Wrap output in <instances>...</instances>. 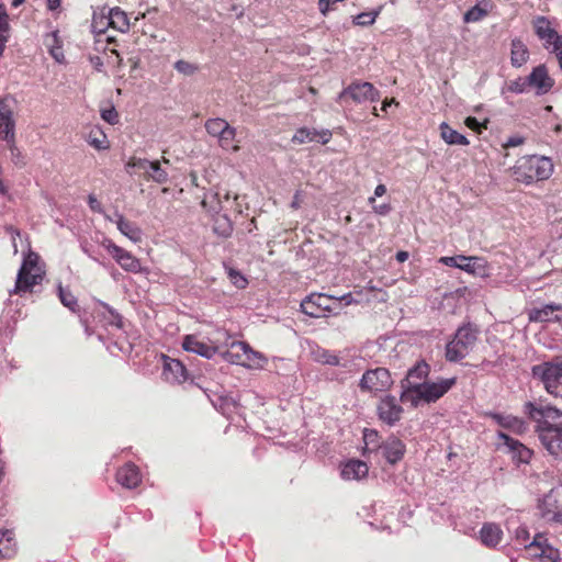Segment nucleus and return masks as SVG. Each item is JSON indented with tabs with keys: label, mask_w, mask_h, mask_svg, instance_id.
Returning <instances> with one entry per match:
<instances>
[{
	"label": "nucleus",
	"mask_w": 562,
	"mask_h": 562,
	"mask_svg": "<svg viewBox=\"0 0 562 562\" xmlns=\"http://www.w3.org/2000/svg\"><path fill=\"white\" fill-rule=\"evenodd\" d=\"M552 172V160L549 157L538 155L521 157L514 170L517 180L527 184L533 181L547 180Z\"/></svg>",
	"instance_id": "nucleus-1"
},
{
	"label": "nucleus",
	"mask_w": 562,
	"mask_h": 562,
	"mask_svg": "<svg viewBox=\"0 0 562 562\" xmlns=\"http://www.w3.org/2000/svg\"><path fill=\"white\" fill-rule=\"evenodd\" d=\"M480 329L476 325L468 323L459 327L452 340L446 346V358L450 362H457L465 358L474 348Z\"/></svg>",
	"instance_id": "nucleus-2"
},
{
	"label": "nucleus",
	"mask_w": 562,
	"mask_h": 562,
	"mask_svg": "<svg viewBox=\"0 0 562 562\" xmlns=\"http://www.w3.org/2000/svg\"><path fill=\"white\" fill-rule=\"evenodd\" d=\"M40 257L35 252H29L24 257L21 268L19 269L14 289L10 294L22 296L27 292H32L34 285L41 283L44 271L38 266Z\"/></svg>",
	"instance_id": "nucleus-3"
},
{
	"label": "nucleus",
	"mask_w": 562,
	"mask_h": 562,
	"mask_svg": "<svg viewBox=\"0 0 562 562\" xmlns=\"http://www.w3.org/2000/svg\"><path fill=\"white\" fill-rule=\"evenodd\" d=\"M524 414L537 424L536 431L543 428L561 429L562 427V412L554 406L544 405L542 402H526Z\"/></svg>",
	"instance_id": "nucleus-4"
},
{
	"label": "nucleus",
	"mask_w": 562,
	"mask_h": 562,
	"mask_svg": "<svg viewBox=\"0 0 562 562\" xmlns=\"http://www.w3.org/2000/svg\"><path fill=\"white\" fill-rule=\"evenodd\" d=\"M535 380H538L544 390L554 396L562 394V361H546L531 369Z\"/></svg>",
	"instance_id": "nucleus-5"
},
{
	"label": "nucleus",
	"mask_w": 562,
	"mask_h": 562,
	"mask_svg": "<svg viewBox=\"0 0 562 562\" xmlns=\"http://www.w3.org/2000/svg\"><path fill=\"white\" fill-rule=\"evenodd\" d=\"M131 175H140L147 181H154L159 184L168 182L167 170L161 167L160 160H148L146 158L132 157L125 166Z\"/></svg>",
	"instance_id": "nucleus-6"
},
{
	"label": "nucleus",
	"mask_w": 562,
	"mask_h": 562,
	"mask_svg": "<svg viewBox=\"0 0 562 562\" xmlns=\"http://www.w3.org/2000/svg\"><path fill=\"white\" fill-rule=\"evenodd\" d=\"M379 98L380 92L371 82L355 81L338 94L337 101L341 104H348L349 101L360 104L367 101H378Z\"/></svg>",
	"instance_id": "nucleus-7"
},
{
	"label": "nucleus",
	"mask_w": 562,
	"mask_h": 562,
	"mask_svg": "<svg viewBox=\"0 0 562 562\" xmlns=\"http://www.w3.org/2000/svg\"><path fill=\"white\" fill-rule=\"evenodd\" d=\"M392 384L390 371L386 368H375L363 373L359 387L361 391L378 393L389 390Z\"/></svg>",
	"instance_id": "nucleus-8"
},
{
	"label": "nucleus",
	"mask_w": 562,
	"mask_h": 562,
	"mask_svg": "<svg viewBox=\"0 0 562 562\" xmlns=\"http://www.w3.org/2000/svg\"><path fill=\"white\" fill-rule=\"evenodd\" d=\"M334 296L323 293H312L306 296L300 304L301 311L311 317L318 318L325 312H331Z\"/></svg>",
	"instance_id": "nucleus-9"
},
{
	"label": "nucleus",
	"mask_w": 562,
	"mask_h": 562,
	"mask_svg": "<svg viewBox=\"0 0 562 562\" xmlns=\"http://www.w3.org/2000/svg\"><path fill=\"white\" fill-rule=\"evenodd\" d=\"M102 246L111 254L115 261L127 272L137 273L142 270L140 261L130 251L115 245L111 239L105 238Z\"/></svg>",
	"instance_id": "nucleus-10"
},
{
	"label": "nucleus",
	"mask_w": 562,
	"mask_h": 562,
	"mask_svg": "<svg viewBox=\"0 0 562 562\" xmlns=\"http://www.w3.org/2000/svg\"><path fill=\"white\" fill-rule=\"evenodd\" d=\"M457 383V378L439 379L436 382L426 381L417 386L422 391L420 396L425 403H435L448 393Z\"/></svg>",
	"instance_id": "nucleus-11"
},
{
	"label": "nucleus",
	"mask_w": 562,
	"mask_h": 562,
	"mask_svg": "<svg viewBox=\"0 0 562 562\" xmlns=\"http://www.w3.org/2000/svg\"><path fill=\"white\" fill-rule=\"evenodd\" d=\"M542 516L562 522V488H552L539 505Z\"/></svg>",
	"instance_id": "nucleus-12"
},
{
	"label": "nucleus",
	"mask_w": 562,
	"mask_h": 562,
	"mask_svg": "<svg viewBox=\"0 0 562 562\" xmlns=\"http://www.w3.org/2000/svg\"><path fill=\"white\" fill-rule=\"evenodd\" d=\"M205 394L213 407L227 418H232L233 414L238 413L239 404L233 396L226 394L225 391L206 390Z\"/></svg>",
	"instance_id": "nucleus-13"
},
{
	"label": "nucleus",
	"mask_w": 562,
	"mask_h": 562,
	"mask_svg": "<svg viewBox=\"0 0 562 562\" xmlns=\"http://www.w3.org/2000/svg\"><path fill=\"white\" fill-rule=\"evenodd\" d=\"M497 438L503 441V445L507 448V453L516 463H529L533 454L531 449L503 431L497 432Z\"/></svg>",
	"instance_id": "nucleus-14"
},
{
	"label": "nucleus",
	"mask_w": 562,
	"mask_h": 562,
	"mask_svg": "<svg viewBox=\"0 0 562 562\" xmlns=\"http://www.w3.org/2000/svg\"><path fill=\"white\" fill-rule=\"evenodd\" d=\"M223 357L232 363L250 366L249 362L255 361L258 352L254 351L245 341H234L231 345V349L223 353Z\"/></svg>",
	"instance_id": "nucleus-15"
},
{
	"label": "nucleus",
	"mask_w": 562,
	"mask_h": 562,
	"mask_svg": "<svg viewBox=\"0 0 562 562\" xmlns=\"http://www.w3.org/2000/svg\"><path fill=\"white\" fill-rule=\"evenodd\" d=\"M379 418L385 424L393 426L401 419L403 408L392 395L382 397L376 407Z\"/></svg>",
	"instance_id": "nucleus-16"
},
{
	"label": "nucleus",
	"mask_w": 562,
	"mask_h": 562,
	"mask_svg": "<svg viewBox=\"0 0 562 562\" xmlns=\"http://www.w3.org/2000/svg\"><path fill=\"white\" fill-rule=\"evenodd\" d=\"M527 82L530 88L536 89L537 95L548 93L554 86V79L549 76L546 65L535 67L527 76Z\"/></svg>",
	"instance_id": "nucleus-17"
},
{
	"label": "nucleus",
	"mask_w": 562,
	"mask_h": 562,
	"mask_svg": "<svg viewBox=\"0 0 562 562\" xmlns=\"http://www.w3.org/2000/svg\"><path fill=\"white\" fill-rule=\"evenodd\" d=\"M537 432L544 449L554 458H562V429L543 428Z\"/></svg>",
	"instance_id": "nucleus-18"
},
{
	"label": "nucleus",
	"mask_w": 562,
	"mask_h": 562,
	"mask_svg": "<svg viewBox=\"0 0 562 562\" xmlns=\"http://www.w3.org/2000/svg\"><path fill=\"white\" fill-rule=\"evenodd\" d=\"M164 359V368H162V378L165 381L169 383H182L188 378V371L184 364L178 360L172 359L167 356H162Z\"/></svg>",
	"instance_id": "nucleus-19"
},
{
	"label": "nucleus",
	"mask_w": 562,
	"mask_h": 562,
	"mask_svg": "<svg viewBox=\"0 0 562 562\" xmlns=\"http://www.w3.org/2000/svg\"><path fill=\"white\" fill-rule=\"evenodd\" d=\"M440 262L448 267L459 268L468 273L476 274L479 270H483L484 266L482 259L477 257H467L462 255L452 257H441Z\"/></svg>",
	"instance_id": "nucleus-20"
},
{
	"label": "nucleus",
	"mask_w": 562,
	"mask_h": 562,
	"mask_svg": "<svg viewBox=\"0 0 562 562\" xmlns=\"http://www.w3.org/2000/svg\"><path fill=\"white\" fill-rule=\"evenodd\" d=\"M526 549L529 552L533 549L540 550L539 553H531L532 558H539L544 562H557L560 559L559 551L547 544V539L542 535H536L529 546H526Z\"/></svg>",
	"instance_id": "nucleus-21"
},
{
	"label": "nucleus",
	"mask_w": 562,
	"mask_h": 562,
	"mask_svg": "<svg viewBox=\"0 0 562 562\" xmlns=\"http://www.w3.org/2000/svg\"><path fill=\"white\" fill-rule=\"evenodd\" d=\"M116 482L125 488L132 490L142 482L139 469L133 462H127L116 472Z\"/></svg>",
	"instance_id": "nucleus-22"
},
{
	"label": "nucleus",
	"mask_w": 562,
	"mask_h": 562,
	"mask_svg": "<svg viewBox=\"0 0 562 562\" xmlns=\"http://www.w3.org/2000/svg\"><path fill=\"white\" fill-rule=\"evenodd\" d=\"M182 348L205 359H212L217 352V347L200 341L193 335H187L182 341Z\"/></svg>",
	"instance_id": "nucleus-23"
},
{
	"label": "nucleus",
	"mask_w": 562,
	"mask_h": 562,
	"mask_svg": "<svg viewBox=\"0 0 562 562\" xmlns=\"http://www.w3.org/2000/svg\"><path fill=\"white\" fill-rule=\"evenodd\" d=\"M379 448L382 450L383 457L390 464L401 461L405 454L406 448L403 441L396 437H390Z\"/></svg>",
	"instance_id": "nucleus-24"
},
{
	"label": "nucleus",
	"mask_w": 562,
	"mask_h": 562,
	"mask_svg": "<svg viewBox=\"0 0 562 562\" xmlns=\"http://www.w3.org/2000/svg\"><path fill=\"white\" fill-rule=\"evenodd\" d=\"M429 373L430 366L425 360H419L408 369L406 376L401 381V385H423Z\"/></svg>",
	"instance_id": "nucleus-25"
},
{
	"label": "nucleus",
	"mask_w": 562,
	"mask_h": 562,
	"mask_svg": "<svg viewBox=\"0 0 562 562\" xmlns=\"http://www.w3.org/2000/svg\"><path fill=\"white\" fill-rule=\"evenodd\" d=\"M558 312L562 313V305L561 304H547L542 306L541 308H533L529 313V321L530 322H560L562 319V316L559 314H555Z\"/></svg>",
	"instance_id": "nucleus-26"
},
{
	"label": "nucleus",
	"mask_w": 562,
	"mask_h": 562,
	"mask_svg": "<svg viewBox=\"0 0 562 562\" xmlns=\"http://www.w3.org/2000/svg\"><path fill=\"white\" fill-rule=\"evenodd\" d=\"M110 222H115L117 229L132 241L142 239V229L133 222L127 221L121 213L115 212L114 218L106 216Z\"/></svg>",
	"instance_id": "nucleus-27"
},
{
	"label": "nucleus",
	"mask_w": 562,
	"mask_h": 562,
	"mask_svg": "<svg viewBox=\"0 0 562 562\" xmlns=\"http://www.w3.org/2000/svg\"><path fill=\"white\" fill-rule=\"evenodd\" d=\"M491 417L501 427L513 431L516 435H522L528 430V425L521 418L513 415H503L498 413L491 414Z\"/></svg>",
	"instance_id": "nucleus-28"
},
{
	"label": "nucleus",
	"mask_w": 562,
	"mask_h": 562,
	"mask_svg": "<svg viewBox=\"0 0 562 562\" xmlns=\"http://www.w3.org/2000/svg\"><path fill=\"white\" fill-rule=\"evenodd\" d=\"M503 539V530L495 522L483 524L480 530V540L487 548H495Z\"/></svg>",
	"instance_id": "nucleus-29"
},
{
	"label": "nucleus",
	"mask_w": 562,
	"mask_h": 562,
	"mask_svg": "<svg viewBox=\"0 0 562 562\" xmlns=\"http://www.w3.org/2000/svg\"><path fill=\"white\" fill-rule=\"evenodd\" d=\"M97 317H99L105 326H111L119 329L123 327L122 315L104 302H99Z\"/></svg>",
	"instance_id": "nucleus-30"
},
{
	"label": "nucleus",
	"mask_w": 562,
	"mask_h": 562,
	"mask_svg": "<svg viewBox=\"0 0 562 562\" xmlns=\"http://www.w3.org/2000/svg\"><path fill=\"white\" fill-rule=\"evenodd\" d=\"M529 59V50L520 38H514L510 43V64L515 68L525 65Z\"/></svg>",
	"instance_id": "nucleus-31"
},
{
	"label": "nucleus",
	"mask_w": 562,
	"mask_h": 562,
	"mask_svg": "<svg viewBox=\"0 0 562 562\" xmlns=\"http://www.w3.org/2000/svg\"><path fill=\"white\" fill-rule=\"evenodd\" d=\"M368 471L369 468L366 462L361 460H350L344 465L341 476L345 480H360L367 476Z\"/></svg>",
	"instance_id": "nucleus-32"
},
{
	"label": "nucleus",
	"mask_w": 562,
	"mask_h": 562,
	"mask_svg": "<svg viewBox=\"0 0 562 562\" xmlns=\"http://www.w3.org/2000/svg\"><path fill=\"white\" fill-rule=\"evenodd\" d=\"M108 19L111 27L120 31L121 33H126L130 30V21L127 14L119 7L111 8L106 11Z\"/></svg>",
	"instance_id": "nucleus-33"
},
{
	"label": "nucleus",
	"mask_w": 562,
	"mask_h": 562,
	"mask_svg": "<svg viewBox=\"0 0 562 562\" xmlns=\"http://www.w3.org/2000/svg\"><path fill=\"white\" fill-rule=\"evenodd\" d=\"M533 24L537 36L544 41V44H551V41L559 35L557 31L550 26V22L544 16H538Z\"/></svg>",
	"instance_id": "nucleus-34"
},
{
	"label": "nucleus",
	"mask_w": 562,
	"mask_h": 562,
	"mask_svg": "<svg viewBox=\"0 0 562 562\" xmlns=\"http://www.w3.org/2000/svg\"><path fill=\"white\" fill-rule=\"evenodd\" d=\"M15 540L12 530H0V557L11 558L15 554Z\"/></svg>",
	"instance_id": "nucleus-35"
},
{
	"label": "nucleus",
	"mask_w": 562,
	"mask_h": 562,
	"mask_svg": "<svg viewBox=\"0 0 562 562\" xmlns=\"http://www.w3.org/2000/svg\"><path fill=\"white\" fill-rule=\"evenodd\" d=\"M440 133L442 139L449 144V145H468L469 140L468 138L457 132L456 130L451 128L447 123L440 124Z\"/></svg>",
	"instance_id": "nucleus-36"
},
{
	"label": "nucleus",
	"mask_w": 562,
	"mask_h": 562,
	"mask_svg": "<svg viewBox=\"0 0 562 562\" xmlns=\"http://www.w3.org/2000/svg\"><path fill=\"white\" fill-rule=\"evenodd\" d=\"M418 384L415 385H401L402 392L400 400L402 403H409L413 407H417L423 397L420 396L422 391L417 389Z\"/></svg>",
	"instance_id": "nucleus-37"
},
{
	"label": "nucleus",
	"mask_w": 562,
	"mask_h": 562,
	"mask_svg": "<svg viewBox=\"0 0 562 562\" xmlns=\"http://www.w3.org/2000/svg\"><path fill=\"white\" fill-rule=\"evenodd\" d=\"M235 137H236V128L228 124L225 127V130L218 135L217 140H218L220 146L223 149L237 150L238 147L234 145Z\"/></svg>",
	"instance_id": "nucleus-38"
},
{
	"label": "nucleus",
	"mask_w": 562,
	"mask_h": 562,
	"mask_svg": "<svg viewBox=\"0 0 562 562\" xmlns=\"http://www.w3.org/2000/svg\"><path fill=\"white\" fill-rule=\"evenodd\" d=\"M213 231L221 237H228L233 232V224L227 215H218L214 220Z\"/></svg>",
	"instance_id": "nucleus-39"
},
{
	"label": "nucleus",
	"mask_w": 562,
	"mask_h": 562,
	"mask_svg": "<svg viewBox=\"0 0 562 562\" xmlns=\"http://www.w3.org/2000/svg\"><path fill=\"white\" fill-rule=\"evenodd\" d=\"M106 22H110L108 19V13L104 9L98 13L93 12L92 21H91V31L97 34H102L110 26Z\"/></svg>",
	"instance_id": "nucleus-40"
},
{
	"label": "nucleus",
	"mask_w": 562,
	"mask_h": 562,
	"mask_svg": "<svg viewBox=\"0 0 562 562\" xmlns=\"http://www.w3.org/2000/svg\"><path fill=\"white\" fill-rule=\"evenodd\" d=\"M227 125L228 123L221 117L209 119L204 124L207 134L216 138L225 130Z\"/></svg>",
	"instance_id": "nucleus-41"
},
{
	"label": "nucleus",
	"mask_w": 562,
	"mask_h": 562,
	"mask_svg": "<svg viewBox=\"0 0 562 562\" xmlns=\"http://www.w3.org/2000/svg\"><path fill=\"white\" fill-rule=\"evenodd\" d=\"M58 297L64 306L75 312L78 307V301L68 288L58 285Z\"/></svg>",
	"instance_id": "nucleus-42"
},
{
	"label": "nucleus",
	"mask_w": 562,
	"mask_h": 562,
	"mask_svg": "<svg viewBox=\"0 0 562 562\" xmlns=\"http://www.w3.org/2000/svg\"><path fill=\"white\" fill-rule=\"evenodd\" d=\"M14 99L10 95L0 98V121H15L13 117Z\"/></svg>",
	"instance_id": "nucleus-43"
},
{
	"label": "nucleus",
	"mask_w": 562,
	"mask_h": 562,
	"mask_svg": "<svg viewBox=\"0 0 562 562\" xmlns=\"http://www.w3.org/2000/svg\"><path fill=\"white\" fill-rule=\"evenodd\" d=\"M0 139L7 144L15 142V121H0Z\"/></svg>",
	"instance_id": "nucleus-44"
},
{
	"label": "nucleus",
	"mask_w": 562,
	"mask_h": 562,
	"mask_svg": "<svg viewBox=\"0 0 562 562\" xmlns=\"http://www.w3.org/2000/svg\"><path fill=\"white\" fill-rule=\"evenodd\" d=\"M226 273L229 279V281L237 288V289H245L248 284V280L245 278V276L237 269L233 267H228L225 265Z\"/></svg>",
	"instance_id": "nucleus-45"
},
{
	"label": "nucleus",
	"mask_w": 562,
	"mask_h": 562,
	"mask_svg": "<svg viewBox=\"0 0 562 562\" xmlns=\"http://www.w3.org/2000/svg\"><path fill=\"white\" fill-rule=\"evenodd\" d=\"M173 68L183 76H193L200 69V66L183 59L177 60Z\"/></svg>",
	"instance_id": "nucleus-46"
},
{
	"label": "nucleus",
	"mask_w": 562,
	"mask_h": 562,
	"mask_svg": "<svg viewBox=\"0 0 562 562\" xmlns=\"http://www.w3.org/2000/svg\"><path fill=\"white\" fill-rule=\"evenodd\" d=\"M317 135H318L317 131L303 127V128H300L294 134L292 140L297 144L314 142L316 139Z\"/></svg>",
	"instance_id": "nucleus-47"
},
{
	"label": "nucleus",
	"mask_w": 562,
	"mask_h": 562,
	"mask_svg": "<svg viewBox=\"0 0 562 562\" xmlns=\"http://www.w3.org/2000/svg\"><path fill=\"white\" fill-rule=\"evenodd\" d=\"M8 149L10 150L11 161L18 167L23 168L26 165V158L23 153L16 147L15 142L8 143Z\"/></svg>",
	"instance_id": "nucleus-48"
},
{
	"label": "nucleus",
	"mask_w": 562,
	"mask_h": 562,
	"mask_svg": "<svg viewBox=\"0 0 562 562\" xmlns=\"http://www.w3.org/2000/svg\"><path fill=\"white\" fill-rule=\"evenodd\" d=\"M379 13H380V10L371 11V12H362L355 18L353 23L357 25H361V26H369L374 23Z\"/></svg>",
	"instance_id": "nucleus-49"
},
{
	"label": "nucleus",
	"mask_w": 562,
	"mask_h": 562,
	"mask_svg": "<svg viewBox=\"0 0 562 562\" xmlns=\"http://www.w3.org/2000/svg\"><path fill=\"white\" fill-rule=\"evenodd\" d=\"M10 24L7 8L3 3H0V37L9 38Z\"/></svg>",
	"instance_id": "nucleus-50"
},
{
	"label": "nucleus",
	"mask_w": 562,
	"mask_h": 562,
	"mask_svg": "<svg viewBox=\"0 0 562 562\" xmlns=\"http://www.w3.org/2000/svg\"><path fill=\"white\" fill-rule=\"evenodd\" d=\"M486 10L482 9L480 5H474L469 9L464 14V22H477L486 15Z\"/></svg>",
	"instance_id": "nucleus-51"
},
{
	"label": "nucleus",
	"mask_w": 562,
	"mask_h": 562,
	"mask_svg": "<svg viewBox=\"0 0 562 562\" xmlns=\"http://www.w3.org/2000/svg\"><path fill=\"white\" fill-rule=\"evenodd\" d=\"M544 47L549 49L551 47V53H553L559 61V66L562 69V35L555 36L551 44H544Z\"/></svg>",
	"instance_id": "nucleus-52"
},
{
	"label": "nucleus",
	"mask_w": 562,
	"mask_h": 562,
	"mask_svg": "<svg viewBox=\"0 0 562 562\" xmlns=\"http://www.w3.org/2000/svg\"><path fill=\"white\" fill-rule=\"evenodd\" d=\"M527 88H529V83L527 82V77H519L508 85V90L514 93H524Z\"/></svg>",
	"instance_id": "nucleus-53"
},
{
	"label": "nucleus",
	"mask_w": 562,
	"mask_h": 562,
	"mask_svg": "<svg viewBox=\"0 0 562 562\" xmlns=\"http://www.w3.org/2000/svg\"><path fill=\"white\" fill-rule=\"evenodd\" d=\"M101 117L109 124H116L119 122V113L114 106L101 110Z\"/></svg>",
	"instance_id": "nucleus-54"
},
{
	"label": "nucleus",
	"mask_w": 562,
	"mask_h": 562,
	"mask_svg": "<svg viewBox=\"0 0 562 562\" xmlns=\"http://www.w3.org/2000/svg\"><path fill=\"white\" fill-rule=\"evenodd\" d=\"M318 360L324 364L339 366L338 356L328 350H323L318 356Z\"/></svg>",
	"instance_id": "nucleus-55"
},
{
	"label": "nucleus",
	"mask_w": 562,
	"mask_h": 562,
	"mask_svg": "<svg viewBox=\"0 0 562 562\" xmlns=\"http://www.w3.org/2000/svg\"><path fill=\"white\" fill-rule=\"evenodd\" d=\"M369 203L371 204L373 211L379 215H386L391 211V205L389 203L376 204L374 196L369 199Z\"/></svg>",
	"instance_id": "nucleus-56"
},
{
	"label": "nucleus",
	"mask_w": 562,
	"mask_h": 562,
	"mask_svg": "<svg viewBox=\"0 0 562 562\" xmlns=\"http://www.w3.org/2000/svg\"><path fill=\"white\" fill-rule=\"evenodd\" d=\"M464 123L469 128H471L475 132H481L482 127L486 128L487 121H485V123H481L477 121L476 117L469 116L465 119Z\"/></svg>",
	"instance_id": "nucleus-57"
},
{
	"label": "nucleus",
	"mask_w": 562,
	"mask_h": 562,
	"mask_svg": "<svg viewBox=\"0 0 562 562\" xmlns=\"http://www.w3.org/2000/svg\"><path fill=\"white\" fill-rule=\"evenodd\" d=\"M529 531L526 527H519L516 530V541L519 544H522L525 548L528 546L526 542L529 540Z\"/></svg>",
	"instance_id": "nucleus-58"
},
{
	"label": "nucleus",
	"mask_w": 562,
	"mask_h": 562,
	"mask_svg": "<svg viewBox=\"0 0 562 562\" xmlns=\"http://www.w3.org/2000/svg\"><path fill=\"white\" fill-rule=\"evenodd\" d=\"M88 205L95 213H102L103 212L101 203L99 202V200L93 194H89V196H88Z\"/></svg>",
	"instance_id": "nucleus-59"
},
{
	"label": "nucleus",
	"mask_w": 562,
	"mask_h": 562,
	"mask_svg": "<svg viewBox=\"0 0 562 562\" xmlns=\"http://www.w3.org/2000/svg\"><path fill=\"white\" fill-rule=\"evenodd\" d=\"M344 303V305H350L352 303H357L351 293L344 294L340 297H334V304Z\"/></svg>",
	"instance_id": "nucleus-60"
},
{
	"label": "nucleus",
	"mask_w": 562,
	"mask_h": 562,
	"mask_svg": "<svg viewBox=\"0 0 562 562\" xmlns=\"http://www.w3.org/2000/svg\"><path fill=\"white\" fill-rule=\"evenodd\" d=\"M49 53L52 55V57L58 61V63H61L63 59H64V54L61 52V46H52L50 49H49Z\"/></svg>",
	"instance_id": "nucleus-61"
},
{
	"label": "nucleus",
	"mask_w": 562,
	"mask_h": 562,
	"mask_svg": "<svg viewBox=\"0 0 562 562\" xmlns=\"http://www.w3.org/2000/svg\"><path fill=\"white\" fill-rule=\"evenodd\" d=\"M81 249L82 251L89 257L91 258L92 260L99 262L100 265H102V262L99 260L97 254L94 250H92L91 246H88L87 244H82L81 245Z\"/></svg>",
	"instance_id": "nucleus-62"
},
{
	"label": "nucleus",
	"mask_w": 562,
	"mask_h": 562,
	"mask_svg": "<svg viewBox=\"0 0 562 562\" xmlns=\"http://www.w3.org/2000/svg\"><path fill=\"white\" fill-rule=\"evenodd\" d=\"M331 137V133L328 130H324L318 132V135L314 142H318L322 144H327Z\"/></svg>",
	"instance_id": "nucleus-63"
},
{
	"label": "nucleus",
	"mask_w": 562,
	"mask_h": 562,
	"mask_svg": "<svg viewBox=\"0 0 562 562\" xmlns=\"http://www.w3.org/2000/svg\"><path fill=\"white\" fill-rule=\"evenodd\" d=\"M524 143V138L520 136H512L509 137L506 143L504 144V147H516Z\"/></svg>",
	"instance_id": "nucleus-64"
}]
</instances>
